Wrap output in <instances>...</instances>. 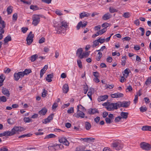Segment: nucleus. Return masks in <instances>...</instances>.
<instances>
[{
    "label": "nucleus",
    "instance_id": "43",
    "mask_svg": "<svg viewBox=\"0 0 151 151\" xmlns=\"http://www.w3.org/2000/svg\"><path fill=\"white\" fill-rule=\"evenodd\" d=\"M30 9L33 10V11H35L38 9V7L37 6H34L31 5L30 6Z\"/></svg>",
    "mask_w": 151,
    "mask_h": 151
},
{
    "label": "nucleus",
    "instance_id": "42",
    "mask_svg": "<svg viewBox=\"0 0 151 151\" xmlns=\"http://www.w3.org/2000/svg\"><path fill=\"white\" fill-rule=\"evenodd\" d=\"M98 57L96 58V59L97 60L99 61L100 60L101 57L102 56V53L101 52H99L98 53Z\"/></svg>",
    "mask_w": 151,
    "mask_h": 151
},
{
    "label": "nucleus",
    "instance_id": "61",
    "mask_svg": "<svg viewBox=\"0 0 151 151\" xmlns=\"http://www.w3.org/2000/svg\"><path fill=\"white\" fill-rule=\"evenodd\" d=\"M45 41V39L44 37H42L40 39L39 41V43H42Z\"/></svg>",
    "mask_w": 151,
    "mask_h": 151
},
{
    "label": "nucleus",
    "instance_id": "6",
    "mask_svg": "<svg viewBox=\"0 0 151 151\" xmlns=\"http://www.w3.org/2000/svg\"><path fill=\"white\" fill-rule=\"evenodd\" d=\"M22 72L15 73L14 74V79L15 81H18L20 77L24 76V73Z\"/></svg>",
    "mask_w": 151,
    "mask_h": 151
},
{
    "label": "nucleus",
    "instance_id": "28",
    "mask_svg": "<svg viewBox=\"0 0 151 151\" xmlns=\"http://www.w3.org/2000/svg\"><path fill=\"white\" fill-rule=\"evenodd\" d=\"M129 114L128 112H122L120 114V115L122 118L126 119L127 117Z\"/></svg>",
    "mask_w": 151,
    "mask_h": 151
},
{
    "label": "nucleus",
    "instance_id": "33",
    "mask_svg": "<svg viewBox=\"0 0 151 151\" xmlns=\"http://www.w3.org/2000/svg\"><path fill=\"white\" fill-rule=\"evenodd\" d=\"M4 136H12V134L11 133V131H7L4 132L3 133Z\"/></svg>",
    "mask_w": 151,
    "mask_h": 151
},
{
    "label": "nucleus",
    "instance_id": "9",
    "mask_svg": "<svg viewBox=\"0 0 151 151\" xmlns=\"http://www.w3.org/2000/svg\"><path fill=\"white\" fill-rule=\"evenodd\" d=\"M87 24V22L86 21H84L83 22L82 21H80L78 24L76 26V29L77 30L80 29V27H81L82 28L85 27Z\"/></svg>",
    "mask_w": 151,
    "mask_h": 151
},
{
    "label": "nucleus",
    "instance_id": "62",
    "mask_svg": "<svg viewBox=\"0 0 151 151\" xmlns=\"http://www.w3.org/2000/svg\"><path fill=\"white\" fill-rule=\"evenodd\" d=\"M28 30V28L27 27H23L22 28V31L24 33H25Z\"/></svg>",
    "mask_w": 151,
    "mask_h": 151
},
{
    "label": "nucleus",
    "instance_id": "63",
    "mask_svg": "<svg viewBox=\"0 0 151 151\" xmlns=\"http://www.w3.org/2000/svg\"><path fill=\"white\" fill-rule=\"evenodd\" d=\"M109 24H108L107 23L105 22V23H104L103 24H102V27H104V28H106L109 26Z\"/></svg>",
    "mask_w": 151,
    "mask_h": 151
},
{
    "label": "nucleus",
    "instance_id": "5",
    "mask_svg": "<svg viewBox=\"0 0 151 151\" xmlns=\"http://www.w3.org/2000/svg\"><path fill=\"white\" fill-rule=\"evenodd\" d=\"M140 146L143 149L146 150H150L151 146L150 145L145 142L141 143Z\"/></svg>",
    "mask_w": 151,
    "mask_h": 151
},
{
    "label": "nucleus",
    "instance_id": "52",
    "mask_svg": "<svg viewBox=\"0 0 151 151\" xmlns=\"http://www.w3.org/2000/svg\"><path fill=\"white\" fill-rule=\"evenodd\" d=\"M17 14L15 13L13 15V20L14 21H16L17 20Z\"/></svg>",
    "mask_w": 151,
    "mask_h": 151
},
{
    "label": "nucleus",
    "instance_id": "20",
    "mask_svg": "<svg viewBox=\"0 0 151 151\" xmlns=\"http://www.w3.org/2000/svg\"><path fill=\"white\" fill-rule=\"evenodd\" d=\"M63 90L64 93H67L69 90V87L68 84H64L63 87Z\"/></svg>",
    "mask_w": 151,
    "mask_h": 151
},
{
    "label": "nucleus",
    "instance_id": "7",
    "mask_svg": "<svg viewBox=\"0 0 151 151\" xmlns=\"http://www.w3.org/2000/svg\"><path fill=\"white\" fill-rule=\"evenodd\" d=\"M116 106H115L114 103H108V105H107V106L106 108L108 111H112L117 109L118 108H117Z\"/></svg>",
    "mask_w": 151,
    "mask_h": 151
},
{
    "label": "nucleus",
    "instance_id": "37",
    "mask_svg": "<svg viewBox=\"0 0 151 151\" xmlns=\"http://www.w3.org/2000/svg\"><path fill=\"white\" fill-rule=\"evenodd\" d=\"M109 9V12L111 13H113L118 11V10L117 9H115L112 7H110Z\"/></svg>",
    "mask_w": 151,
    "mask_h": 151
},
{
    "label": "nucleus",
    "instance_id": "38",
    "mask_svg": "<svg viewBox=\"0 0 151 151\" xmlns=\"http://www.w3.org/2000/svg\"><path fill=\"white\" fill-rule=\"evenodd\" d=\"M122 102L121 101H119L116 103H115V106H116L117 108L122 107Z\"/></svg>",
    "mask_w": 151,
    "mask_h": 151
},
{
    "label": "nucleus",
    "instance_id": "36",
    "mask_svg": "<svg viewBox=\"0 0 151 151\" xmlns=\"http://www.w3.org/2000/svg\"><path fill=\"white\" fill-rule=\"evenodd\" d=\"M32 72V71L30 69H26L24 71L22 72V73H24V76L26 75H27L29 73Z\"/></svg>",
    "mask_w": 151,
    "mask_h": 151
},
{
    "label": "nucleus",
    "instance_id": "17",
    "mask_svg": "<svg viewBox=\"0 0 151 151\" xmlns=\"http://www.w3.org/2000/svg\"><path fill=\"white\" fill-rule=\"evenodd\" d=\"M53 114H51L47 118L45 119L44 122H43V123L45 124H47L50 122L53 119Z\"/></svg>",
    "mask_w": 151,
    "mask_h": 151
},
{
    "label": "nucleus",
    "instance_id": "25",
    "mask_svg": "<svg viewBox=\"0 0 151 151\" xmlns=\"http://www.w3.org/2000/svg\"><path fill=\"white\" fill-rule=\"evenodd\" d=\"M86 147L84 146H80L76 148V151H84Z\"/></svg>",
    "mask_w": 151,
    "mask_h": 151
},
{
    "label": "nucleus",
    "instance_id": "55",
    "mask_svg": "<svg viewBox=\"0 0 151 151\" xmlns=\"http://www.w3.org/2000/svg\"><path fill=\"white\" fill-rule=\"evenodd\" d=\"M32 135L31 134H23L19 137V138H24L26 137H30V135Z\"/></svg>",
    "mask_w": 151,
    "mask_h": 151
},
{
    "label": "nucleus",
    "instance_id": "8",
    "mask_svg": "<svg viewBox=\"0 0 151 151\" xmlns=\"http://www.w3.org/2000/svg\"><path fill=\"white\" fill-rule=\"evenodd\" d=\"M59 141L60 143H62L66 146H68L69 145V143L67 139L64 137H59Z\"/></svg>",
    "mask_w": 151,
    "mask_h": 151
},
{
    "label": "nucleus",
    "instance_id": "30",
    "mask_svg": "<svg viewBox=\"0 0 151 151\" xmlns=\"http://www.w3.org/2000/svg\"><path fill=\"white\" fill-rule=\"evenodd\" d=\"M56 136L53 134H50L47 135L44 138V139H49L51 138H55Z\"/></svg>",
    "mask_w": 151,
    "mask_h": 151
},
{
    "label": "nucleus",
    "instance_id": "26",
    "mask_svg": "<svg viewBox=\"0 0 151 151\" xmlns=\"http://www.w3.org/2000/svg\"><path fill=\"white\" fill-rule=\"evenodd\" d=\"M12 40V38L10 35H8L6 37L4 40V44L8 42L9 41H11Z\"/></svg>",
    "mask_w": 151,
    "mask_h": 151
},
{
    "label": "nucleus",
    "instance_id": "22",
    "mask_svg": "<svg viewBox=\"0 0 151 151\" xmlns=\"http://www.w3.org/2000/svg\"><path fill=\"white\" fill-rule=\"evenodd\" d=\"M47 111V109L44 107L39 111V114L41 115H44L46 114Z\"/></svg>",
    "mask_w": 151,
    "mask_h": 151
},
{
    "label": "nucleus",
    "instance_id": "3",
    "mask_svg": "<svg viewBox=\"0 0 151 151\" xmlns=\"http://www.w3.org/2000/svg\"><path fill=\"white\" fill-rule=\"evenodd\" d=\"M25 129L23 127H21L14 126L11 130V132L12 135L17 133L18 132H22L24 131Z\"/></svg>",
    "mask_w": 151,
    "mask_h": 151
},
{
    "label": "nucleus",
    "instance_id": "53",
    "mask_svg": "<svg viewBox=\"0 0 151 151\" xmlns=\"http://www.w3.org/2000/svg\"><path fill=\"white\" fill-rule=\"evenodd\" d=\"M132 90V86L130 85H129L127 87V88L126 89V91L127 92L129 91L131 92Z\"/></svg>",
    "mask_w": 151,
    "mask_h": 151
},
{
    "label": "nucleus",
    "instance_id": "54",
    "mask_svg": "<svg viewBox=\"0 0 151 151\" xmlns=\"http://www.w3.org/2000/svg\"><path fill=\"white\" fill-rule=\"evenodd\" d=\"M74 112L73 107H71L67 111V112L69 114L73 113Z\"/></svg>",
    "mask_w": 151,
    "mask_h": 151
},
{
    "label": "nucleus",
    "instance_id": "34",
    "mask_svg": "<svg viewBox=\"0 0 151 151\" xmlns=\"http://www.w3.org/2000/svg\"><path fill=\"white\" fill-rule=\"evenodd\" d=\"M5 27V24H1V25H0V32L1 33H4V28Z\"/></svg>",
    "mask_w": 151,
    "mask_h": 151
},
{
    "label": "nucleus",
    "instance_id": "11",
    "mask_svg": "<svg viewBox=\"0 0 151 151\" xmlns=\"http://www.w3.org/2000/svg\"><path fill=\"white\" fill-rule=\"evenodd\" d=\"M123 96L124 94L123 93L118 92L111 94V97L114 98L122 97Z\"/></svg>",
    "mask_w": 151,
    "mask_h": 151
},
{
    "label": "nucleus",
    "instance_id": "44",
    "mask_svg": "<svg viewBox=\"0 0 151 151\" xmlns=\"http://www.w3.org/2000/svg\"><path fill=\"white\" fill-rule=\"evenodd\" d=\"M131 15L129 13L127 12L125 13L122 15L123 17L125 18H128Z\"/></svg>",
    "mask_w": 151,
    "mask_h": 151
},
{
    "label": "nucleus",
    "instance_id": "15",
    "mask_svg": "<svg viewBox=\"0 0 151 151\" xmlns=\"http://www.w3.org/2000/svg\"><path fill=\"white\" fill-rule=\"evenodd\" d=\"M2 92L3 94L6 95L8 97H9L10 93L9 91L6 88H3L2 89Z\"/></svg>",
    "mask_w": 151,
    "mask_h": 151
},
{
    "label": "nucleus",
    "instance_id": "23",
    "mask_svg": "<svg viewBox=\"0 0 151 151\" xmlns=\"http://www.w3.org/2000/svg\"><path fill=\"white\" fill-rule=\"evenodd\" d=\"M141 129L143 131H151V126H144L142 127Z\"/></svg>",
    "mask_w": 151,
    "mask_h": 151
},
{
    "label": "nucleus",
    "instance_id": "1",
    "mask_svg": "<svg viewBox=\"0 0 151 151\" xmlns=\"http://www.w3.org/2000/svg\"><path fill=\"white\" fill-rule=\"evenodd\" d=\"M56 26H57V27L55 29V30L57 31V33L60 34L62 33V31L65 30V28L67 27L68 25L66 22L63 21L61 22L60 23L58 24Z\"/></svg>",
    "mask_w": 151,
    "mask_h": 151
},
{
    "label": "nucleus",
    "instance_id": "29",
    "mask_svg": "<svg viewBox=\"0 0 151 151\" xmlns=\"http://www.w3.org/2000/svg\"><path fill=\"white\" fill-rule=\"evenodd\" d=\"M38 55L36 54L32 55L30 58V60L32 62H34L38 58Z\"/></svg>",
    "mask_w": 151,
    "mask_h": 151
},
{
    "label": "nucleus",
    "instance_id": "27",
    "mask_svg": "<svg viewBox=\"0 0 151 151\" xmlns=\"http://www.w3.org/2000/svg\"><path fill=\"white\" fill-rule=\"evenodd\" d=\"M85 127L86 129L88 130H89L91 128V125L90 123L88 122H85Z\"/></svg>",
    "mask_w": 151,
    "mask_h": 151
},
{
    "label": "nucleus",
    "instance_id": "46",
    "mask_svg": "<svg viewBox=\"0 0 151 151\" xmlns=\"http://www.w3.org/2000/svg\"><path fill=\"white\" fill-rule=\"evenodd\" d=\"M58 146L59 147H60V146H62V147H63V145H61V144H54L52 146H49L48 147V149L49 150L51 149V148L52 147H56V146Z\"/></svg>",
    "mask_w": 151,
    "mask_h": 151
},
{
    "label": "nucleus",
    "instance_id": "4",
    "mask_svg": "<svg viewBox=\"0 0 151 151\" xmlns=\"http://www.w3.org/2000/svg\"><path fill=\"white\" fill-rule=\"evenodd\" d=\"M32 24L34 26H36L39 23L40 21V17L38 15H35L32 17Z\"/></svg>",
    "mask_w": 151,
    "mask_h": 151
},
{
    "label": "nucleus",
    "instance_id": "31",
    "mask_svg": "<svg viewBox=\"0 0 151 151\" xmlns=\"http://www.w3.org/2000/svg\"><path fill=\"white\" fill-rule=\"evenodd\" d=\"M34 37L33 34H32V32L31 31L29 34L28 35L26 39H31V40L33 41V38Z\"/></svg>",
    "mask_w": 151,
    "mask_h": 151
},
{
    "label": "nucleus",
    "instance_id": "64",
    "mask_svg": "<svg viewBox=\"0 0 151 151\" xmlns=\"http://www.w3.org/2000/svg\"><path fill=\"white\" fill-rule=\"evenodd\" d=\"M106 60L107 62L111 63L112 60V58L111 57H109L107 58Z\"/></svg>",
    "mask_w": 151,
    "mask_h": 151
},
{
    "label": "nucleus",
    "instance_id": "50",
    "mask_svg": "<svg viewBox=\"0 0 151 151\" xmlns=\"http://www.w3.org/2000/svg\"><path fill=\"white\" fill-rule=\"evenodd\" d=\"M93 45H92L93 47H95L99 44V42L96 40L94 41L93 42Z\"/></svg>",
    "mask_w": 151,
    "mask_h": 151
},
{
    "label": "nucleus",
    "instance_id": "13",
    "mask_svg": "<svg viewBox=\"0 0 151 151\" xmlns=\"http://www.w3.org/2000/svg\"><path fill=\"white\" fill-rule=\"evenodd\" d=\"M90 14L89 13L83 12L80 14V18L81 19H82L84 17H88L90 16Z\"/></svg>",
    "mask_w": 151,
    "mask_h": 151
},
{
    "label": "nucleus",
    "instance_id": "40",
    "mask_svg": "<svg viewBox=\"0 0 151 151\" xmlns=\"http://www.w3.org/2000/svg\"><path fill=\"white\" fill-rule=\"evenodd\" d=\"M81 139L83 140H84V139H87L90 142H93L94 140L95 139V138H93L92 137L86 138H82Z\"/></svg>",
    "mask_w": 151,
    "mask_h": 151
},
{
    "label": "nucleus",
    "instance_id": "14",
    "mask_svg": "<svg viewBox=\"0 0 151 151\" xmlns=\"http://www.w3.org/2000/svg\"><path fill=\"white\" fill-rule=\"evenodd\" d=\"M111 17V15L109 14V13L108 12L105 14L102 17V19L104 20H107Z\"/></svg>",
    "mask_w": 151,
    "mask_h": 151
},
{
    "label": "nucleus",
    "instance_id": "16",
    "mask_svg": "<svg viewBox=\"0 0 151 151\" xmlns=\"http://www.w3.org/2000/svg\"><path fill=\"white\" fill-rule=\"evenodd\" d=\"M108 98V96L107 95L101 96L98 97V100L99 102H100L104 101L106 99Z\"/></svg>",
    "mask_w": 151,
    "mask_h": 151
},
{
    "label": "nucleus",
    "instance_id": "51",
    "mask_svg": "<svg viewBox=\"0 0 151 151\" xmlns=\"http://www.w3.org/2000/svg\"><path fill=\"white\" fill-rule=\"evenodd\" d=\"M107 30V28H104L102 29L101 30H100L99 31V33L100 35H101L103 33L105 32Z\"/></svg>",
    "mask_w": 151,
    "mask_h": 151
},
{
    "label": "nucleus",
    "instance_id": "12",
    "mask_svg": "<svg viewBox=\"0 0 151 151\" xmlns=\"http://www.w3.org/2000/svg\"><path fill=\"white\" fill-rule=\"evenodd\" d=\"M48 68V65H45L43 68L41 69L40 73V78L42 77L44 74L45 73L47 69Z\"/></svg>",
    "mask_w": 151,
    "mask_h": 151
},
{
    "label": "nucleus",
    "instance_id": "35",
    "mask_svg": "<svg viewBox=\"0 0 151 151\" xmlns=\"http://www.w3.org/2000/svg\"><path fill=\"white\" fill-rule=\"evenodd\" d=\"M12 7L11 6H9L7 9V11L8 14H10L12 12Z\"/></svg>",
    "mask_w": 151,
    "mask_h": 151
},
{
    "label": "nucleus",
    "instance_id": "41",
    "mask_svg": "<svg viewBox=\"0 0 151 151\" xmlns=\"http://www.w3.org/2000/svg\"><path fill=\"white\" fill-rule=\"evenodd\" d=\"M151 83V76L149 77L146 80L145 84L147 86L150 84Z\"/></svg>",
    "mask_w": 151,
    "mask_h": 151
},
{
    "label": "nucleus",
    "instance_id": "48",
    "mask_svg": "<svg viewBox=\"0 0 151 151\" xmlns=\"http://www.w3.org/2000/svg\"><path fill=\"white\" fill-rule=\"evenodd\" d=\"M77 64L78 67L81 68H83L82 62L80 60H77Z\"/></svg>",
    "mask_w": 151,
    "mask_h": 151
},
{
    "label": "nucleus",
    "instance_id": "59",
    "mask_svg": "<svg viewBox=\"0 0 151 151\" xmlns=\"http://www.w3.org/2000/svg\"><path fill=\"white\" fill-rule=\"evenodd\" d=\"M5 79V77L4 76V75L3 74H1L0 76V82H3Z\"/></svg>",
    "mask_w": 151,
    "mask_h": 151
},
{
    "label": "nucleus",
    "instance_id": "57",
    "mask_svg": "<svg viewBox=\"0 0 151 151\" xmlns=\"http://www.w3.org/2000/svg\"><path fill=\"white\" fill-rule=\"evenodd\" d=\"M88 87L87 85L84 87V93L85 94H86L88 90Z\"/></svg>",
    "mask_w": 151,
    "mask_h": 151
},
{
    "label": "nucleus",
    "instance_id": "49",
    "mask_svg": "<svg viewBox=\"0 0 151 151\" xmlns=\"http://www.w3.org/2000/svg\"><path fill=\"white\" fill-rule=\"evenodd\" d=\"M147 109V108L146 107H143V106H142L140 108V111L142 112L146 111Z\"/></svg>",
    "mask_w": 151,
    "mask_h": 151
},
{
    "label": "nucleus",
    "instance_id": "10",
    "mask_svg": "<svg viewBox=\"0 0 151 151\" xmlns=\"http://www.w3.org/2000/svg\"><path fill=\"white\" fill-rule=\"evenodd\" d=\"M85 114L83 112L81 111L79 112H77V114H75L74 116L77 118H79L80 117L81 118H83L84 117Z\"/></svg>",
    "mask_w": 151,
    "mask_h": 151
},
{
    "label": "nucleus",
    "instance_id": "21",
    "mask_svg": "<svg viewBox=\"0 0 151 151\" xmlns=\"http://www.w3.org/2000/svg\"><path fill=\"white\" fill-rule=\"evenodd\" d=\"M122 107L124 108L128 107L130 105V101H123L122 102Z\"/></svg>",
    "mask_w": 151,
    "mask_h": 151
},
{
    "label": "nucleus",
    "instance_id": "2",
    "mask_svg": "<svg viewBox=\"0 0 151 151\" xmlns=\"http://www.w3.org/2000/svg\"><path fill=\"white\" fill-rule=\"evenodd\" d=\"M111 146L117 150L122 149L123 147V145L121 142L119 140L114 142L111 144Z\"/></svg>",
    "mask_w": 151,
    "mask_h": 151
},
{
    "label": "nucleus",
    "instance_id": "18",
    "mask_svg": "<svg viewBox=\"0 0 151 151\" xmlns=\"http://www.w3.org/2000/svg\"><path fill=\"white\" fill-rule=\"evenodd\" d=\"M83 49L81 48H79L77 50L76 55L81 59V57L82 54Z\"/></svg>",
    "mask_w": 151,
    "mask_h": 151
},
{
    "label": "nucleus",
    "instance_id": "47",
    "mask_svg": "<svg viewBox=\"0 0 151 151\" xmlns=\"http://www.w3.org/2000/svg\"><path fill=\"white\" fill-rule=\"evenodd\" d=\"M0 101L3 102H5L6 101V99L5 96H0Z\"/></svg>",
    "mask_w": 151,
    "mask_h": 151
},
{
    "label": "nucleus",
    "instance_id": "32",
    "mask_svg": "<svg viewBox=\"0 0 151 151\" xmlns=\"http://www.w3.org/2000/svg\"><path fill=\"white\" fill-rule=\"evenodd\" d=\"M90 52H84L82 54V56L81 57V59H82L84 57L86 58L88 57L90 53Z\"/></svg>",
    "mask_w": 151,
    "mask_h": 151
},
{
    "label": "nucleus",
    "instance_id": "19",
    "mask_svg": "<svg viewBox=\"0 0 151 151\" xmlns=\"http://www.w3.org/2000/svg\"><path fill=\"white\" fill-rule=\"evenodd\" d=\"M96 113H99V111L96 109H90L88 110V113L90 114H93Z\"/></svg>",
    "mask_w": 151,
    "mask_h": 151
},
{
    "label": "nucleus",
    "instance_id": "39",
    "mask_svg": "<svg viewBox=\"0 0 151 151\" xmlns=\"http://www.w3.org/2000/svg\"><path fill=\"white\" fill-rule=\"evenodd\" d=\"M23 120L24 122L26 123H28L32 122V119L29 117H24Z\"/></svg>",
    "mask_w": 151,
    "mask_h": 151
},
{
    "label": "nucleus",
    "instance_id": "58",
    "mask_svg": "<svg viewBox=\"0 0 151 151\" xmlns=\"http://www.w3.org/2000/svg\"><path fill=\"white\" fill-rule=\"evenodd\" d=\"M8 149L6 146L2 147L0 148V151H8Z\"/></svg>",
    "mask_w": 151,
    "mask_h": 151
},
{
    "label": "nucleus",
    "instance_id": "24",
    "mask_svg": "<svg viewBox=\"0 0 151 151\" xmlns=\"http://www.w3.org/2000/svg\"><path fill=\"white\" fill-rule=\"evenodd\" d=\"M53 77V74L48 75L47 76V77L46 78V81L49 82H51L52 81L51 78H52Z\"/></svg>",
    "mask_w": 151,
    "mask_h": 151
},
{
    "label": "nucleus",
    "instance_id": "56",
    "mask_svg": "<svg viewBox=\"0 0 151 151\" xmlns=\"http://www.w3.org/2000/svg\"><path fill=\"white\" fill-rule=\"evenodd\" d=\"M122 118V117L121 116H119L115 118L114 121L116 122H119L121 120Z\"/></svg>",
    "mask_w": 151,
    "mask_h": 151
},
{
    "label": "nucleus",
    "instance_id": "60",
    "mask_svg": "<svg viewBox=\"0 0 151 151\" xmlns=\"http://www.w3.org/2000/svg\"><path fill=\"white\" fill-rule=\"evenodd\" d=\"M105 120L106 123L107 124H110L112 122V121H111V119L108 117H106Z\"/></svg>",
    "mask_w": 151,
    "mask_h": 151
},
{
    "label": "nucleus",
    "instance_id": "45",
    "mask_svg": "<svg viewBox=\"0 0 151 151\" xmlns=\"http://www.w3.org/2000/svg\"><path fill=\"white\" fill-rule=\"evenodd\" d=\"M47 91L45 89H43V91L42 93V96L43 97H45L47 94Z\"/></svg>",
    "mask_w": 151,
    "mask_h": 151
}]
</instances>
